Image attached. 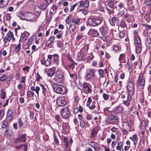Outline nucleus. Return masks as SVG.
I'll list each match as a JSON object with an SVG mask.
<instances>
[{
    "label": "nucleus",
    "mask_w": 151,
    "mask_h": 151,
    "mask_svg": "<svg viewBox=\"0 0 151 151\" xmlns=\"http://www.w3.org/2000/svg\"><path fill=\"white\" fill-rule=\"evenodd\" d=\"M13 78V75L12 74H10L8 77H7V82L10 81Z\"/></svg>",
    "instance_id": "680f3d73"
},
{
    "label": "nucleus",
    "mask_w": 151,
    "mask_h": 151,
    "mask_svg": "<svg viewBox=\"0 0 151 151\" xmlns=\"http://www.w3.org/2000/svg\"><path fill=\"white\" fill-rule=\"evenodd\" d=\"M96 70L95 69L90 68L87 69L85 78L88 80L95 76Z\"/></svg>",
    "instance_id": "423d86ee"
},
{
    "label": "nucleus",
    "mask_w": 151,
    "mask_h": 151,
    "mask_svg": "<svg viewBox=\"0 0 151 151\" xmlns=\"http://www.w3.org/2000/svg\"><path fill=\"white\" fill-rule=\"evenodd\" d=\"M143 75L141 73L139 74L138 79L137 82V84H139L140 83V89H142L145 85V80L144 78H142Z\"/></svg>",
    "instance_id": "9d476101"
},
{
    "label": "nucleus",
    "mask_w": 151,
    "mask_h": 151,
    "mask_svg": "<svg viewBox=\"0 0 151 151\" xmlns=\"http://www.w3.org/2000/svg\"><path fill=\"white\" fill-rule=\"evenodd\" d=\"M53 137H54V141L57 144H58L59 143L58 140V139L57 138L56 134L55 133L53 134Z\"/></svg>",
    "instance_id": "6e6d98bb"
},
{
    "label": "nucleus",
    "mask_w": 151,
    "mask_h": 151,
    "mask_svg": "<svg viewBox=\"0 0 151 151\" xmlns=\"http://www.w3.org/2000/svg\"><path fill=\"white\" fill-rule=\"evenodd\" d=\"M21 39H22L23 40H26L27 39L26 37V34L23 33L21 35Z\"/></svg>",
    "instance_id": "e2e57ef3"
},
{
    "label": "nucleus",
    "mask_w": 151,
    "mask_h": 151,
    "mask_svg": "<svg viewBox=\"0 0 151 151\" xmlns=\"http://www.w3.org/2000/svg\"><path fill=\"white\" fill-rule=\"evenodd\" d=\"M130 17V15L128 13H126L124 17V18L126 20H127Z\"/></svg>",
    "instance_id": "0e129e2a"
},
{
    "label": "nucleus",
    "mask_w": 151,
    "mask_h": 151,
    "mask_svg": "<svg viewBox=\"0 0 151 151\" xmlns=\"http://www.w3.org/2000/svg\"><path fill=\"white\" fill-rule=\"evenodd\" d=\"M123 104L127 106H129V102L127 101L123 100Z\"/></svg>",
    "instance_id": "338daca9"
},
{
    "label": "nucleus",
    "mask_w": 151,
    "mask_h": 151,
    "mask_svg": "<svg viewBox=\"0 0 151 151\" xmlns=\"http://www.w3.org/2000/svg\"><path fill=\"white\" fill-rule=\"evenodd\" d=\"M55 73V71L53 68H50L47 71V75L49 77H52L54 75Z\"/></svg>",
    "instance_id": "412c9836"
},
{
    "label": "nucleus",
    "mask_w": 151,
    "mask_h": 151,
    "mask_svg": "<svg viewBox=\"0 0 151 151\" xmlns=\"http://www.w3.org/2000/svg\"><path fill=\"white\" fill-rule=\"evenodd\" d=\"M89 32L91 35L93 37H97L99 35V32L96 29H91Z\"/></svg>",
    "instance_id": "f8f14e48"
},
{
    "label": "nucleus",
    "mask_w": 151,
    "mask_h": 151,
    "mask_svg": "<svg viewBox=\"0 0 151 151\" xmlns=\"http://www.w3.org/2000/svg\"><path fill=\"white\" fill-rule=\"evenodd\" d=\"M89 145L92 147L95 148L96 146V145L95 143L93 141H91L90 142Z\"/></svg>",
    "instance_id": "13d9d810"
},
{
    "label": "nucleus",
    "mask_w": 151,
    "mask_h": 151,
    "mask_svg": "<svg viewBox=\"0 0 151 151\" xmlns=\"http://www.w3.org/2000/svg\"><path fill=\"white\" fill-rule=\"evenodd\" d=\"M54 92L58 94H64L67 93V88L64 85L59 84H56L54 85Z\"/></svg>",
    "instance_id": "f257e3e1"
},
{
    "label": "nucleus",
    "mask_w": 151,
    "mask_h": 151,
    "mask_svg": "<svg viewBox=\"0 0 151 151\" xmlns=\"http://www.w3.org/2000/svg\"><path fill=\"white\" fill-rule=\"evenodd\" d=\"M142 16L144 17V20H145L146 22H148L150 20V14L147 12H145L143 13Z\"/></svg>",
    "instance_id": "6ab92c4d"
},
{
    "label": "nucleus",
    "mask_w": 151,
    "mask_h": 151,
    "mask_svg": "<svg viewBox=\"0 0 151 151\" xmlns=\"http://www.w3.org/2000/svg\"><path fill=\"white\" fill-rule=\"evenodd\" d=\"M48 5L47 4V3L46 4L45 3H41L39 6L41 9L44 10L46 9Z\"/></svg>",
    "instance_id": "7c9ffc66"
},
{
    "label": "nucleus",
    "mask_w": 151,
    "mask_h": 151,
    "mask_svg": "<svg viewBox=\"0 0 151 151\" xmlns=\"http://www.w3.org/2000/svg\"><path fill=\"white\" fill-rule=\"evenodd\" d=\"M83 55L81 54L80 53L78 52L77 53V58L78 60H82L83 59Z\"/></svg>",
    "instance_id": "e433bc0d"
},
{
    "label": "nucleus",
    "mask_w": 151,
    "mask_h": 151,
    "mask_svg": "<svg viewBox=\"0 0 151 151\" xmlns=\"http://www.w3.org/2000/svg\"><path fill=\"white\" fill-rule=\"evenodd\" d=\"M130 139L133 141L134 145H135L138 140L137 135L136 134H134L132 137H130Z\"/></svg>",
    "instance_id": "cd10ccee"
},
{
    "label": "nucleus",
    "mask_w": 151,
    "mask_h": 151,
    "mask_svg": "<svg viewBox=\"0 0 151 151\" xmlns=\"http://www.w3.org/2000/svg\"><path fill=\"white\" fill-rule=\"evenodd\" d=\"M9 0H0V7H3L7 5Z\"/></svg>",
    "instance_id": "4be33fe9"
},
{
    "label": "nucleus",
    "mask_w": 151,
    "mask_h": 151,
    "mask_svg": "<svg viewBox=\"0 0 151 151\" xmlns=\"http://www.w3.org/2000/svg\"><path fill=\"white\" fill-rule=\"evenodd\" d=\"M13 113V111L12 109H9L8 110L7 114L6 119L9 122L11 121L13 119L12 114Z\"/></svg>",
    "instance_id": "9b49d317"
},
{
    "label": "nucleus",
    "mask_w": 151,
    "mask_h": 151,
    "mask_svg": "<svg viewBox=\"0 0 151 151\" xmlns=\"http://www.w3.org/2000/svg\"><path fill=\"white\" fill-rule=\"evenodd\" d=\"M86 88L87 89L88 93H92L91 87L90 85L88 86V87L87 88Z\"/></svg>",
    "instance_id": "052dcab7"
},
{
    "label": "nucleus",
    "mask_w": 151,
    "mask_h": 151,
    "mask_svg": "<svg viewBox=\"0 0 151 151\" xmlns=\"http://www.w3.org/2000/svg\"><path fill=\"white\" fill-rule=\"evenodd\" d=\"M18 122H19V127H22L23 126V125L24 124V123L22 121V119L21 118H20L19 119Z\"/></svg>",
    "instance_id": "5fc2aeb1"
},
{
    "label": "nucleus",
    "mask_w": 151,
    "mask_h": 151,
    "mask_svg": "<svg viewBox=\"0 0 151 151\" xmlns=\"http://www.w3.org/2000/svg\"><path fill=\"white\" fill-rule=\"evenodd\" d=\"M145 4L148 6H151V0H145Z\"/></svg>",
    "instance_id": "774afa93"
},
{
    "label": "nucleus",
    "mask_w": 151,
    "mask_h": 151,
    "mask_svg": "<svg viewBox=\"0 0 151 151\" xmlns=\"http://www.w3.org/2000/svg\"><path fill=\"white\" fill-rule=\"evenodd\" d=\"M145 42L148 47L150 48L151 47V39L150 37H147L145 39Z\"/></svg>",
    "instance_id": "bb28decb"
},
{
    "label": "nucleus",
    "mask_w": 151,
    "mask_h": 151,
    "mask_svg": "<svg viewBox=\"0 0 151 151\" xmlns=\"http://www.w3.org/2000/svg\"><path fill=\"white\" fill-rule=\"evenodd\" d=\"M55 37H50L49 39L47 40L45 43V46L47 47H52V45L50 46L51 44L53 43Z\"/></svg>",
    "instance_id": "f3484780"
},
{
    "label": "nucleus",
    "mask_w": 151,
    "mask_h": 151,
    "mask_svg": "<svg viewBox=\"0 0 151 151\" xmlns=\"http://www.w3.org/2000/svg\"><path fill=\"white\" fill-rule=\"evenodd\" d=\"M55 119L58 122L61 121V118L59 114H56L55 116Z\"/></svg>",
    "instance_id": "3c124183"
},
{
    "label": "nucleus",
    "mask_w": 151,
    "mask_h": 151,
    "mask_svg": "<svg viewBox=\"0 0 151 151\" xmlns=\"http://www.w3.org/2000/svg\"><path fill=\"white\" fill-rule=\"evenodd\" d=\"M9 36L10 37L11 40V39L13 41L15 40V38L14 37V35L13 32L11 31H9Z\"/></svg>",
    "instance_id": "de8ad7c7"
},
{
    "label": "nucleus",
    "mask_w": 151,
    "mask_h": 151,
    "mask_svg": "<svg viewBox=\"0 0 151 151\" xmlns=\"http://www.w3.org/2000/svg\"><path fill=\"white\" fill-rule=\"evenodd\" d=\"M139 65V67L140 68L142 66V61L141 60H139L138 62H135L134 63L133 65H134L136 66L137 65V64Z\"/></svg>",
    "instance_id": "09e8293b"
},
{
    "label": "nucleus",
    "mask_w": 151,
    "mask_h": 151,
    "mask_svg": "<svg viewBox=\"0 0 151 151\" xmlns=\"http://www.w3.org/2000/svg\"><path fill=\"white\" fill-rule=\"evenodd\" d=\"M80 7H83L84 8H87L89 6V2L87 0H86L84 2L81 1L79 2Z\"/></svg>",
    "instance_id": "2eb2a0df"
},
{
    "label": "nucleus",
    "mask_w": 151,
    "mask_h": 151,
    "mask_svg": "<svg viewBox=\"0 0 151 151\" xmlns=\"http://www.w3.org/2000/svg\"><path fill=\"white\" fill-rule=\"evenodd\" d=\"M99 130V126H97L93 128L91 130V135L92 137H94L96 136Z\"/></svg>",
    "instance_id": "ddd939ff"
},
{
    "label": "nucleus",
    "mask_w": 151,
    "mask_h": 151,
    "mask_svg": "<svg viewBox=\"0 0 151 151\" xmlns=\"http://www.w3.org/2000/svg\"><path fill=\"white\" fill-rule=\"evenodd\" d=\"M126 88L128 91L127 99L128 101H130L132 99V96L134 93V83L131 81H129L127 84Z\"/></svg>",
    "instance_id": "f03ea898"
},
{
    "label": "nucleus",
    "mask_w": 151,
    "mask_h": 151,
    "mask_svg": "<svg viewBox=\"0 0 151 151\" xmlns=\"http://www.w3.org/2000/svg\"><path fill=\"white\" fill-rule=\"evenodd\" d=\"M34 11L36 14L38 16H39L41 12V9L39 6H36L35 8Z\"/></svg>",
    "instance_id": "c85d7f7f"
},
{
    "label": "nucleus",
    "mask_w": 151,
    "mask_h": 151,
    "mask_svg": "<svg viewBox=\"0 0 151 151\" xmlns=\"http://www.w3.org/2000/svg\"><path fill=\"white\" fill-rule=\"evenodd\" d=\"M81 19L79 18H77L76 19H73L72 20V22L73 23H75V24H77L79 23L80 22Z\"/></svg>",
    "instance_id": "a19ab883"
},
{
    "label": "nucleus",
    "mask_w": 151,
    "mask_h": 151,
    "mask_svg": "<svg viewBox=\"0 0 151 151\" xmlns=\"http://www.w3.org/2000/svg\"><path fill=\"white\" fill-rule=\"evenodd\" d=\"M20 18L22 20L32 21L34 18L32 14L29 12H22L20 14Z\"/></svg>",
    "instance_id": "20e7f679"
},
{
    "label": "nucleus",
    "mask_w": 151,
    "mask_h": 151,
    "mask_svg": "<svg viewBox=\"0 0 151 151\" xmlns=\"http://www.w3.org/2000/svg\"><path fill=\"white\" fill-rule=\"evenodd\" d=\"M41 63L42 65H45L47 67L50 66L51 65V60L47 59L46 60L45 59H41L40 60Z\"/></svg>",
    "instance_id": "4468645a"
},
{
    "label": "nucleus",
    "mask_w": 151,
    "mask_h": 151,
    "mask_svg": "<svg viewBox=\"0 0 151 151\" xmlns=\"http://www.w3.org/2000/svg\"><path fill=\"white\" fill-rule=\"evenodd\" d=\"M21 44L20 43L18 44L15 47V50L16 52H19L21 49Z\"/></svg>",
    "instance_id": "f704fd0d"
},
{
    "label": "nucleus",
    "mask_w": 151,
    "mask_h": 151,
    "mask_svg": "<svg viewBox=\"0 0 151 151\" xmlns=\"http://www.w3.org/2000/svg\"><path fill=\"white\" fill-rule=\"evenodd\" d=\"M98 72L99 74L100 78H103L104 77V72L103 70L100 69L98 70Z\"/></svg>",
    "instance_id": "72a5a7b5"
},
{
    "label": "nucleus",
    "mask_w": 151,
    "mask_h": 151,
    "mask_svg": "<svg viewBox=\"0 0 151 151\" xmlns=\"http://www.w3.org/2000/svg\"><path fill=\"white\" fill-rule=\"evenodd\" d=\"M70 113L67 107L62 108L60 110V115L62 118L68 119L69 117Z\"/></svg>",
    "instance_id": "0eeeda50"
},
{
    "label": "nucleus",
    "mask_w": 151,
    "mask_h": 151,
    "mask_svg": "<svg viewBox=\"0 0 151 151\" xmlns=\"http://www.w3.org/2000/svg\"><path fill=\"white\" fill-rule=\"evenodd\" d=\"M115 111L116 113H120L122 111V107L120 106H119L115 108Z\"/></svg>",
    "instance_id": "4c0bfd02"
},
{
    "label": "nucleus",
    "mask_w": 151,
    "mask_h": 151,
    "mask_svg": "<svg viewBox=\"0 0 151 151\" xmlns=\"http://www.w3.org/2000/svg\"><path fill=\"white\" fill-rule=\"evenodd\" d=\"M106 10L107 11L109 15H111V14H114V9H111L107 7L106 8Z\"/></svg>",
    "instance_id": "c03bdc74"
},
{
    "label": "nucleus",
    "mask_w": 151,
    "mask_h": 151,
    "mask_svg": "<svg viewBox=\"0 0 151 151\" xmlns=\"http://www.w3.org/2000/svg\"><path fill=\"white\" fill-rule=\"evenodd\" d=\"M94 22L93 27L97 26L100 24L102 22V20L101 19H94Z\"/></svg>",
    "instance_id": "393cba45"
},
{
    "label": "nucleus",
    "mask_w": 151,
    "mask_h": 151,
    "mask_svg": "<svg viewBox=\"0 0 151 151\" xmlns=\"http://www.w3.org/2000/svg\"><path fill=\"white\" fill-rule=\"evenodd\" d=\"M13 133L12 129L9 127H6L4 132L5 135L7 136H11L12 135Z\"/></svg>",
    "instance_id": "dca6fc26"
},
{
    "label": "nucleus",
    "mask_w": 151,
    "mask_h": 151,
    "mask_svg": "<svg viewBox=\"0 0 151 151\" xmlns=\"http://www.w3.org/2000/svg\"><path fill=\"white\" fill-rule=\"evenodd\" d=\"M80 124L81 128H83L84 127L85 123L83 120L80 121Z\"/></svg>",
    "instance_id": "bf43d9fd"
},
{
    "label": "nucleus",
    "mask_w": 151,
    "mask_h": 151,
    "mask_svg": "<svg viewBox=\"0 0 151 151\" xmlns=\"http://www.w3.org/2000/svg\"><path fill=\"white\" fill-rule=\"evenodd\" d=\"M99 30L100 34L102 35H107L108 33L106 28L103 27H101L100 28Z\"/></svg>",
    "instance_id": "aec40b11"
},
{
    "label": "nucleus",
    "mask_w": 151,
    "mask_h": 151,
    "mask_svg": "<svg viewBox=\"0 0 151 151\" xmlns=\"http://www.w3.org/2000/svg\"><path fill=\"white\" fill-rule=\"evenodd\" d=\"M30 115L29 117L30 119L32 120L34 119V112L32 111H29Z\"/></svg>",
    "instance_id": "37998d69"
},
{
    "label": "nucleus",
    "mask_w": 151,
    "mask_h": 151,
    "mask_svg": "<svg viewBox=\"0 0 151 151\" xmlns=\"http://www.w3.org/2000/svg\"><path fill=\"white\" fill-rule=\"evenodd\" d=\"M134 43L136 47V52L137 54L140 53L142 50L141 41L139 36L137 38L135 39Z\"/></svg>",
    "instance_id": "39448f33"
},
{
    "label": "nucleus",
    "mask_w": 151,
    "mask_h": 151,
    "mask_svg": "<svg viewBox=\"0 0 151 151\" xmlns=\"http://www.w3.org/2000/svg\"><path fill=\"white\" fill-rule=\"evenodd\" d=\"M3 40L5 45H6V43L7 41L9 42L11 41L10 37L9 36V31L8 32V34H7V36L4 38Z\"/></svg>",
    "instance_id": "c756f323"
},
{
    "label": "nucleus",
    "mask_w": 151,
    "mask_h": 151,
    "mask_svg": "<svg viewBox=\"0 0 151 151\" xmlns=\"http://www.w3.org/2000/svg\"><path fill=\"white\" fill-rule=\"evenodd\" d=\"M65 146L66 147H68V138L67 137H64V138L63 141Z\"/></svg>",
    "instance_id": "58836bf2"
},
{
    "label": "nucleus",
    "mask_w": 151,
    "mask_h": 151,
    "mask_svg": "<svg viewBox=\"0 0 151 151\" xmlns=\"http://www.w3.org/2000/svg\"><path fill=\"white\" fill-rule=\"evenodd\" d=\"M94 19L91 18H89L88 20V22L89 25L93 27Z\"/></svg>",
    "instance_id": "79ce46f5"
},
{
    "label": "nucleus",
    "mask_w": 151,
    "mask_h": 151,
    "mask_svg": "<svg viewBox=\"0 0 151 151\" xmlns=\"http://www.w3.org/2000/svg\"><path fill=\"white\" fill-rule=\"evenodd\" d=\"M27 97L29 98H33L34 96V93L30 90L28 91L27 92Z\"/></svg>",
    "instance_id": "2f4dec72"
},
{
    "label": "nucleus",
    "mask_w": 151,
    "mask_h": 151,
    "mask_svg": "<svg viewBox=\"0 0 151 151\" xmlns=\"http://www.w3.org/2000/svg\"><path fill=\"white\" fill-rule=\"evenodd\" d=\"M103 97L105 100H106L108 99L109 97V95L105 93H103Z\"/></svg>",
    "instance_id": "864d4df0"
},
{
    "label": "nucleus",
    "mask_w": 151,
    "mask_h": 151,
    "mask_svg": "<svg viewBox=\"0 0 151 151\" xmlns=\"http://www.w3.org/2000/svg\"><path fill=\"white\" fill-rule=\"evenodd\" d=\"M40 86L42 89L43 94L44 95V96H46V94L48 92L47 88H46L45 86L43 84H40Z\"/></svg>",
    "instance_id": "b1692460"
},
{
    "label": "nucleus",
    "mask_w": 151,
    "mask_h": 151,
    "mask_svg": "<svg viewBox=\"0 0 151 151\" xmlns=\"http://www.w3.org/2000/svg\"><path fill=\"white\" fill-rule=\"evenodd\" d=\"M108 6L111 9H114V4L113 1L111 0H109L107 1Z\"/></svg>",
    "instance_id": "a878e982"
},
{
    "label": "nucleus",
    "mask_w": 151,
    "mask_h": 151,
    "mask_svg": "<svg viewBox=\"0 0 151 151\" xmlns=\"http://www.w3.org/2000/svg\"><path fill=\"white\" fill-rule=\"evenodd\" d=\"M56 103L59 106H63L66 104L65 98L64 96H59L56 100Z\"/></svg>",
    "instance_id": "1a4fd4ad"
},
{
    "label": "nucleus",
    "mask_w": 151,
    "mask_h": 151,
    "mask_svg": "<svg viewBox=\"0 0 151 151\" xmlns=\"http://www.w3.org/2000/svg\"><path fill=\"white\" fill-rule=\"evenodd\" d=\"M75 29L76 25L74 24H71L70 25L69 29L70 32L71 33L73 32Z\"/></svg>",
    "instance_id": "473e14b6"
},
{
    "label": "nucleus",
    "mask_w": 151,
    "mask_h": 151,
    "mask_svg": "<svg viewBox=\"0 0 151 151\" xmlns=\"http://www.w3.org/2000/svg\"><path fill=\"white\" fill-rule=\"evenodd\" d=\"M59 60V56L57 54L53 55V60L55 62H57Z\"/></svg>",
    "instance_id": "c9c22d12"
},
{
    "label": "nucleus",
    "mask_w": 151,
    "mask_h": 151,
    "mask_svg": "<svg viewBox=\"0 0 151 151\" xmlns=\"http://www.w3.org/2000/svg\"><path fill=\"white\" fill-rule=\"evenodd\" d=\"M63 33V32L62 31L60 30L59 31V34L57 35V37L58 38H60L61 37Z\"/></svg>",
    "instance_id": "69168bd1"
},
{
    "label": "nucleus",
    "mask_w": 151,
    "mask_h": 151,
    "mask_svg": "<svg viewBox=\"0 0 151 151\" xmlns=\"http://www.w3.org/2000/svg\"><path fill=\"white\" fill-rule=\"evenodd\" d=\"M64 79V73L60 70H58L55 72L54 80L57 83H60Z\"/></svg>",
    "instance_id": "7ed1b4c3"
},
{
    "label": "nucleus",
    "mask_w": 151,
    "mask_h": 151,
    "mask_svg": "<svg viewBox=\"0 0 151 151\" xmlns=\"http://www.w3.org/2000/svg\"><path fill=\"white\" fill-rule=\"evenodd\" d=\"M108 119V122L111 123L116 122L118 120V118L117 116L113 115L109 116Z\"/></svg>",
    "instance_id": "a211bd4d"
},
{
    "label": "nucleus",
    "mask_w": 151,
    "mask_h": 151,
    "mask_svg": "<svg viewBox=\"0 0 151 151\" xmlns=\"http://www.w3.org/2000/svg\"><path fill=\"white\" fill-rule=\"evenodd\" d=\"M80 11L82 13L85 15L87 14V13L89 12V11L87 9H81Z\"/></svg>",
    "instance_id": "8fccbe9b"
},
{
    "label": "nucleus",
    "mask_w": 151,
    "mask_h": 151,
    "mask_svg": "<svg viewBox=\"0 0 151 151\" xmlns=\"http://www.w3.org/2000/svg\"><path fill=\"white\" fill-rule=\"evenodd\" d=\"M7 81V76L5 75H4L0 77V81Z\"/></svg>",
    "instance_id": "ea45409f"
},
{
    "label": "nucleus",
    "mask_w": 151,
    "mask_h": 151,
    "mask_svg": "<svg viewBox=\"0 0 151 151\" xmlns=\"http://www.w3.org/2000/svg\"><path fill=\"white\" fill-rule=\"evenodd\" d=\"M26 139V134H20L14 140V143H19L21 142H25Z\"/></svg>",
    "instance_id": "6e6552de"
},
{
    "label": "nucleus",
    "mask_w": 151,
    "mask_h": 151,
    "mask_svg": "<svg viewBox=\"0 0 151 151\" xmlns=\"http://www.w3.org/2000/svg\"><path fill=\"white\" fill-rule=\"evenodd\" d=\"M92 101V100L91 97H88V100L87 101V104H86V106H90L91 103Z\"/></svg>",
    "instance_id": "4d7b16f0"
},
{
    "label": "nucleus",
    "mask_w": 151,
    "mask_h": 151,
    "mask_svg": "<svg viewBox=\"0 0 151 151\" xmlns=\"http://www.w3.org/2000/svg\"><path fill=\"white\" fill-rule=\"evenodd\" d=\"M8 124V123L6 122L5 121H3L1 124L2 128H6Z\"/></svg>",
    "instance_id": "a18cd8bd"
},
{
    "label": "nucleus",
    "mask_w": 151,
    "mask_h": 151,
    "mask_svg": "<svg viewBox=\"0 0 151 151\" xmlns=\"http://www.w3.org/2000/svg\"><path fill=\"white\" fill-rule=\"evenodd\" d=\"M120 26L122 27L126 28V29H127V27L125 22L124 21H122L120 24Z\"/></svg>",
    "instance_id": "49530a36"
},
{
    "label": "nucleus",
    "mask_w": 151,
    "mask_h": 151,
    "mask_svg": "<svg viewBox=\"0 0 151 151\" xmlns=\"http://www.w3.org/2000/svg\"><path fill=\"white\" fill-rule=\"evenodd\" d=\"M95 102H93L92 103V105L91 106H88L89 108L91 110H93L96 107V106L95 105Z\"/></svg>",
    "instance_id": "603ef678"
},
{
    "label": "nucleus",
    "mask_w": 151,
    "mask_h": 151,
    "mask_svg": "<svg viewBox=\"0 0 151 151\" xmlns=\"http://www.w3.org/2000/svg\"><path fill=\"white\" fill-rule=\"evenodd\" d=\"M30 89L31 91H34L36 92V94L37 95H39V91L40 90V87L38 86H36L35 88L34 86H31L30 87Z\"/></svg>",
    "instance_id": "5701e85b"
}]
</instances>
